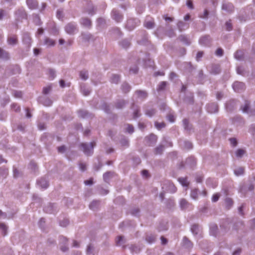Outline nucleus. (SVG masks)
<instances>
[{
  "label": "nucleus",
  "mask_w": 255,
  "mask_h": 255,
  "mask_svg": "<svg viewBox=\"0 0 255 255\" xmlns=\"http://www.w3.org/2000/svg\"><path fill=\"white\" fill-rule=\"evenodd\" d=\"M199 43L204 46H210L211 43V39L209 35L202 37L199 40Z\"/></svg>",
  "instance_id": "14"
},
{
  "label": "nucleus",
  "mask_w": 255,
  "mask_h": 255,
  "mask_svg": "<svg viewBox=\"0 0 255 255\" xmlns=\"http://www.w3.org/2000/svg\"><path fill=\"white\" fill-rule=\"evenodd\" d=\"M78 114L79 117L82 118H85L91 116V114H89L87 111L86 110H79L78 112Z\"/></svg>",
  "instance_id": "37"
},
{
  "label": "nucleus",
  "mask_w": 255,
  "mask_h": 255,
  "mask_svg": "<svg viewBox=\"0 0 255 255\" xmlns=\"http://www.w3.org/2000/svg\"><path fill=\"white\" fill-rule=\"evenodd\" d=\"M156 110L154 109H150L147 110L145 112V115L147 116L151 117L155 115Z\"/></svg>",
  "instance_id": "61"
},
{
  "label": "nucleus",
  "mask_w": 255,
  "mask_h": 255,
  "mask_svg": "<svg viewBox=\"0 0 255 255\" xmlns=\"http://www.w3.org/2000/svg\"><path fill=\"white\" fill-rule=\"evenodd\" d=\"M234 56L237 60H242L244 58V52L242 50H237L235 53Z\"/></svg>",
  "instance_id": "45"
},
{
  "label": "nucleus",
  "mask_w": 255,
  "mask_h": 255,
  "mask_svg": "<svg viewBox=\"0 0 255 255\" xmlns=\"http://www.w3.org/2000/svg\"><path fill=\"white\" fill-rule=\"evenodd\" d=\"M208 112L213 114L218 112V105L217 103H212L207 105Z\"/></svg>",
  "instance_id": "12"
},
{
  "label": "nucleus",
  "mask_w": 255,
  "mask_h": 255,
  "mask_svg": "<svg viewBox=\"0 0 255 255\" xmlns=\"http://www.w3.org/2000/svg\"><path fill=\"white\" fill-rule=\"evenodd\" d=\"M26 3L30 9H36L38 7L39 3L37 0H26Z\"/></svg>",
  "instance_id": "13"
},
{
  "label": "nucleus",
  "mask_w": 255,
  "mask_h": 255,
  "mask_svg": "<svg viewBox=\"0 0 255 255\" xmlns=\"http://www.w3.org/2000/svg\"><path fill=\"white\" fill-rule=\"evenodd\" d=\"M79 75L80 77L83 80H86L89 78L88 72L85 70L81 71Z\"/></svg>",
  "instance_id": "42"
},
{
  "label": "nucleus",
  "mask_w": 255,
  "mask_h": 255,
  "mask_svg": "<svg viewBox=\"0 0 255 255\" xmlns=\"http://www.w3.org/2000/svg\"><path fill=\"white\" fill-rule=\"evenodd\" d=\"M121 89L123 92L126 94L129 92L131 87L128 83L124 82L121 86Z\"/></svg>",
  "instance_id": "35"
},
{
  "label": "nucleus",
  "mask_w": 255,
  "mask_h": 255,
  "mask_svg": "<svg viewBox=\"0 0 255 255\" xmlns=\"http://www.w3.org/2000/svg\"><path fill=\"white\" fill-rule=\"evenodd\" d=\"M245 153V150L243 149H238L236 152V155L238 158H241Z\"/></svg>",
  "instance_id": "59"
},
{
  "label": "nucleus",
  "mask_w": 255,
  "mask_h": 255,
  "mask_svg": "<svg viewBox=\"0 0 255 255\" xmlns=\"http://www.w3.org/2000/svg\"><path fill=\"white\" fill-rule=\"evenodd\" d=\"M210 234L213 236L216 237L218 233V228L216 224H213L210 227Z\"/></svg>",
  "instance_id": "23"
},
{
  "label": "nucleus",
  "mask_w": 255,
  "mask_h": 255,
  "mask_svg": "<svg viewBox=\"0 0 255 255\" xmlns=\"http://www.w3.org/2000/svg\"><path fill=\"white\" fill-rule=\"evenodd\" d=\"M233 88L236 92H241L245 90V85L243 82L236 81L233 84Z\"/></svg>",
  "instance_id": "9"
},
{
  "label": "nucleus",
  "mask_w": 255,
  "mask_h": 255,
  "mask_svg": "<svg viewBox=\"0 0 255 255\" xmlns=\"http://www.w3.org/2000/svg\"><path fill=\"white\" fill-rule=\"evenodd\" d=\"M158 230L159 231H166L168 229L167 223H160L158 227Z\"/></svg>",
  "instance_id": "58"
},
{
  "label": "nucleus",
  "mask_w": 255,
  "mask_h": 255,
  "mask_svg": "<svg viewBox=\"0 0 255 255\" xmlns=\"http://www.w3.org/2000/svg\"><path fill=\"white\" fill-rule=\"evenodd\" d=\"M120 144L122 146L127 147L129 146V142L128 139L125 137L121 138L120 141Z\"/></svg>",
  "instance_id": "52"
},
{
  "label": "nucleus",
  "mask_w": 255,
  "mask_h": 255,
  "mask_svg": "<svg viewBox=\"0 0 255 255\" xmlns=\"http://www.w3.org/2000/svg\"><path fill=\"white\" fill-rule=\"evenodd\" d=\"M40 102L45 106H50L52 104V100L47 97L41 98Z\"/></svg>",
  "instance_id": "30"
},
{
  "label": "nucleus",
  "mask_w": 255,
  "mask_h": 255,
  "mask_svg": "<svg viewBox=\"0 0 255 255\" xmlns=\"http://www.w3.org/2000/svg\"><path fill=\"white\" fill-rule=\"evenodd\" d=\"M178 180L179 181V182L181 183V184L183 186H185V187H188V186L189 183L188 181H187V179L186 177H185V178H183V177L179 178Z\"/></svg>",
  "instance_id": "48"
},
{
  "label": "nucleus",
  "mask_w": 255,
  "mask_h": 255,
  "mask_svg": "<svg viewBox=\"0 0 255 255\" xmlns=\"http://www.w3.org/2000/svg\"><path fill=\"white\" fill-rule=\"evenodd\" d=\"M222 8L229 13L233 12L234 10V6L232 3L230 2L224 3L223 4Z\"/></svg>",
  "instance_id": "16"
},
{
  "label": "nucleus",
  "mask_w": 255,
  "mask_h": 255,
  "mask_svg": "<svg viewBox=\"0 0 255 255\" xmlns=\"http://www.w3.org/2000/svg\"><path fill=\"white\" fill-rule=\"evenodd\" d=\"M44 211L49 214L54 213L57 211V207L54 203H49L44 207Z\"/></svg>",
  "instance_id": "11"
},
{
  "label": "nucleus",
  "mask_w": 255,
  "mask_h": 255,
  "mask_svg": "<svg viewBox=\"0 0 255 255\" xmlns=\"http://www.w3.org/2000/svg\"><path fill=\"white\" fill-rule=\"evenodd\" d=\"M245 173V168L243 167H239L234 170V173L236 176L242 175Z\"/></svg>",
  "instance_id": "39"
},
{
  "label": "nucleus",
  "mask_w": 255,
  "mask_h": 255,
  "mask_svg": "<svg viewBox=\"0 0 255 255\" xmlns=\"http://www.w3.org/2000/svg\"><path fill=\"white\" fill-rule=\"evenodd\" d=\"M162 189L164 190L165 192H168L171 193H175L177 190V188L173 184V183L169 181H166L163 184Z\"/></svg>",
  "instance_id": "4"
},
{
  "label": "nucleus",
  "mask_w": 255,
  "mask_h": 255,
  "mask_svg": "<svg viewBox=\"0 0 255 255\" xmlns=\"http://www.w3.org/2000/svg\"><path fill=\"white\" fill-rule=\"evenodd\" d=\"M183 124L185 130L190 133L192 130V126L189 123L188 120L186 119H184L183 120Z\"/></svg>",
  "instance_id": "25"
},
{
  "label": "nucleus",
  "mask_w": 255,
  "mask_h": 255,
  "mask_svg": "<svg viewBox=\"0 0 255 255\" xmlns=\"http://www.w3.org/2000/svg\"><path fill=\"white\" fill-rule=\"evenodd\" d=\"M250 105V102L248 100H246L244 105L241 106V109L243 113L248 114L250 116L255 115V110L251 109Z\"/></svg>",
  "instance_id": "3"
},
{
  "label": "nucleus",
  "mask_w": 255,
  "mask_h": 255,
  "mask_svg": "<svg viewBox=\"0 0 255 255\" xmlns=\"http://www.w3.org/2000/svg\"><path fill=\"white\" fill-rule=\"evenodd\" d=\"M225 204L227 209H229L233 204V201L232 199L227 198L225 200Z\"/></svg>",
  "instance_id": "57"
},
{
  "label": "nucleus",
  "mask_w": 255,
  "mask_h": 255,
  "mask_svg": "<svg viewBox=\"0 0 255 255\" xmlns=\"http://www.w3.org/2000/svg\"><path fill=\"white\" fill-rule=\"evenodd\" d=\"M0 58L7 59L9 58V54L6 51L0 48Z\"/></svg>",
  "instance_id": "50"
},
{
  "label": "nucleus",
  "mask_w": 255,
  "mask_h": 255,
  "mask_svg": "<svg viewBox=\"0 0 255 255\" xmlns=\"http://www.w3.org/2000/svg\"><path fill=\"white\" fill-rule=\"evenodd\" d=\"M143 24L144 27L147 29H151L155 25L153 19L149 16L146 17Z\"/></svg>",
  "instance_id": "15"
},
{
  "label": "nucleus",
  "mask_w": 255,
  "mask_h": 255,
  "mask_svg": "<svg viewBox=\"0 0 255 255\" xmlns=\"http://www.w3.org/2000/svg\"><path fill=\"white\" fill-rule=\"evenodd\" d=\"M81 92L84 96H88L91 92V89L88 88L86 85L84 83H82L80 85Z\"/></svg>",
  "instance_id": "20"
},
{
  "label": "nucleus",
  "mask_w": 255,
  "mask_h": 255,
  "mask_svg": "<svg viewBox=\"0 0 255 255\" xmlns=\"http://www.w3.org/2000/svg\"><path fill=\"white\" fill-rule=\"evenodd\" d=\"M128 103L127 102H126L124 99H121L118 100L115 106L116 108L117 109H122L123 107L125 106V105Z\"/></svg>",
  "instance_id": "31"
},
{
  "label": "nucleus",
  "mask_w": 255,
  "mask_h": 255,
  "mask_svg": "<svg viewBox=\"0 0 255 255\" xmlns=\"http://www.w3.org/2000/svg\"><path fill=\"white\" fill-rule=\"evenodd\" d=\"M213 180L211 178H208L206 180V184L208 186H210L213 188H215L217 186V184L216 182H214V183Z\"/></svg>",
  "instance_id": "62"
},
{
  "label": "nucleus",
  "mask_w": 255,
  "mask_h": 255,
  "mask_svg": "<svg viewBox=\"0 0 255 255\" xmlns=\"http://www.w3.org/2000/svg\"><path fill=\"white\" fill-rule=\"evenodd\" d=\"M180 144L183 148L187 149H190L193 147L192 143L189 141H181Z\"/></svg>",
  "instance_id": "34"
},
{
  "label": "nucleus",
  "mask_w": 255,
  "mask_h": 255,
  "mask_svg": "<svg viewBox=\"0 0 255 255\" xmlns=\"http://www.w3.org/2000/svg\"><path fill=\"white\" fill-rule=\"evenodd\" d=\"M139 23L137 19L130 18L127 20L126 27L129 30H133Z\"/></svg>",
  "instance_id": "5"
},
{
  "label": "nucleus",
  "mask_w": 255,
  "mask_h": 255,
  "mask_svg": "<svg viewBox=\"0 0 255 255\" xmlns=\"http://www.w3.org/2000/svg\"><path fill=\"white\" fill-rule=\"evenodd\" d=\"M135 105H134V104H132V108L133 109H134V112H133V118L134 119L135 118H137L138 117H139L140 115L139 114V109L137 108V109H134V107Z\"/></svg>",
  "instance_id": "63"
},
{
  "label": "nucleus",
  "mask_w": 255,
  "mask_h": 255,
  "mask_svg": "<svg viewBox=\"0 0 255 255\" xmlns=\"http://www.w3.org/2000/svg\"><path fill=\"white\" fill-rule=\"evenodd\" d=\"M88 7L87 8V12L91 15H93L96 13V8L93 6V4L90 1L88 2Z\"/></svg>",
  "instance_id": "27"
},
{
  "label": "nucleus",
  "mask_w": 255,
  "mask_h": 255,
  "mask_svg": "<svg viewBox=\"0 0 255 255\" xmlns=\"http://www.w3.org/2000/svg\"><path fill=\"white\" fill-rule=\"evenodd\" d=\"M164 150V146L162 144H159L154 149V153L155 155L161 154Z\"/></svg>",
  "instance_id": "33"
},
{
  "label": "nucleus",
  "mask_w": 255,
  "mask_h": 255,
  "mask_svg": "<svg viewBox=\"0 0 255 255\" xmlns=\"http://www.w3.org/2000/svg\"><path fill=\"white\" fill-rule=\"evenodd\" d=\"M44 43L48 46H54L55 45V41L48 37H46Z\"/></svg>",
  "instance_id": "40"
},
{
  "label": "nucleus",
  "mask_w": 255,
  "mask_h": 255,
  "mask_svg": "<svg viewBox=\"0 0 255 255\" xmlns=\"http://www.w3.org/2000/svg\"><path fill=\"white\" fill-rule=\"evenodd\" d=\"M8 174V169L4 167L0 168V175L5 178Z\"/></svg>",
  "instance_id": "54"
},
{
  "label": "nucleus",
  "mask_w": 255,
  "mask_h": 255,
  "mask_svg": "<svg viewBox=\"0 0 255 255\" xmlns=\"http://www.w3.org/2000/svg\"><path fill=\"white\" fill-rule=\"evenodd\" d=\"M178 39L187 45H189L191 43L190 40L185 35H179Z\"/></svg>",
  "instance_id": "29"
},
{
  "label": "nucleus",
  "mask_w": 255,
  "mask_h": 255,
  "mask_svg": "<svg viewBox=\"0 0 255 255\" xmlns=\"http://www.w3.org/2000/svg\"><path fill=\"white\" fill-rule=\"evenodd\" d=\"M199 226L198 225H193L191 228V231L194 235H197L199 233Z\"/></svg>",
  "instance_id": "55"
},
{
  "label": "nucleus",
  "mask_w": 255,
  "mask_h": 255,
  "mask_svg": "<svg viewBox=\"0 0 255 255\" xmlns=\"http://www.w3.org/2000/svg\"><path fill=\"white\" fill-rule=\"evenodd\" d=\"M146 142L149 146H153L157 140V136L153 133H151L145 137Z\"/></svg>",
  "instance_id": "10"
},
{
  "label": "nucleus",
  "mask_w": 255,
  "mask_h": 255,
  "mask_svg": "<svg viewBox=\"0 0 255 255\" xmlns=\"http://www.w3.org/2000/svg\"><path fill=\"white\" fill-rule=\"evenodd\" d=\"M82 41L84 42H89L92 38V35L88 33H82L81 35Z\"/></svg>",
  "instance_id": "36"
},
{
  "label": "nucleus",
  "mask_w": 255,
  "mask_h": 255,
  "mask_svg": "<svg viewBox=\"0 0 255 255\" xmlns=\"http://www.w3.org/2000/svg\"><path fill=\"white\" fill-rule=\"evenodd\" d=\"M80 23L84 26L90 28L91 26V21L88 18H82L80 20Z\"/></svg>",
  "instance_id": "28"
},
{
  "label": "nucleus",
  "mask_w": 255,
  "mask_h": 255,
  "mask_svg": "<svg viewBox=\"0 0 255 255\" xmlns=\"http://www.w3.org/2000/svg\"><path fill=\"white\" fill-rule=\"evenodd\" d=\"M100 205V201L99 200H94L89 205L90 209L95 210L97 209Z\"/></svg>",
  "instance_id": "32"
},
{
  "label": "nucleus",
  "mask_w": 255,
  "mask_h": 255,
  "mask_svg": "<svg viewBox=\"0 0 255 255\" xmlns=\"http://www.w3.org/2000/svg\"><path fill=\"white\" fill-rule=\"evenodd\" d=\"M7 43L10 45H15L18 43V38L16 35L8 36L7 39Z\"/></svg>",
  "instance_id": "17"
},
{
  "label": "nucleus",
  "mask_w": 255,
  "mask_h": 255,
  "mask_svg": "<svg viewBox=\"0 0 255 255\" xmlns=\"http://www.w3.org/2000/svg\"><path fill=\"white\" fill-rule=\"evenodd\" d=\"M22 42L26 48L28 49L30 48L32 39L29 33L27 32L23 33L22 35Z\"/></svg>",
  "instance_id": "6"
},
{
  "label": "nucleus",
  "mask_w": 255,
  "mask_h": 255,
  "mask_svg": "<svg viewBox=\"0 0 255 255\" xmlns=\"http://www.w3.org/2000/svg\"><path fill=\"white\" fill-rule=\"evenodd\" d=\"M113 174H114V173L112 172H111V171H108V172H106L103 175L104 180L106 182H107L109 180V179L113 176Z\"/></svg>",
  "instance_id": "56"
},
{
  "label": "nucleus",
  "mask_w": 255,
  "mask_h": 255,
  "mask_svg": "<svg viewBox=\"0 0 255 255\" xmlns=\"http://www.w3.org/2000/svg\"><path fill=\"white\" fill-rule=\"evenodd\" d=\"M137 96V97L142 100L145 99L148 96V93L145 91L143 90H136L135 92Z\"/></svg>",
  "instance_id": "19"
},
{
  "label": "nucleus",
  "mask_w": 255,
  "mask_h": 255,
  "mask_svg": "<svg viewBox=\"0 0 255 255\" xmlns=\"http://www.w3.org/2000/svg\"><path fill=\"white\" fill-rule=\"evenodd\" d=\"M129 213L132 216L137 217L139 215L140 210L138 208H132L130 210Z\"/></svg>",
  "instance_id": "51"
},
{
  "label": "nucleus",
  "mask_w": 255,
  "mask_h": 255,
  "mask_svg": "<svg viewBox=\"0 0 255 255\" xmlns=\"http://www.w3.org/2000/svg\"><path fill=\"white\" fill-rule=\"evenodd\" d=\"M167 85V82L165 81L161 82L158 85L157 90L158 91H163L165 89Z\"/></svg>",
  "instance_id": "53"
},
{
  "label": "nucleus",
  "mask_w": 255,
  "mask_h": 255,
  "mask_svg": "<svg viewBox=\"0 0 255 255\" xmlns=\"http://www.w3.org/2000/svg\"><path fill=\"white\" fill-rule=\"evenodd\" d=\"M120 80V76L119 75L114 74L111 77L110 81L112 83L118 84Z\"/></svg>",
  "instance_id": "46"
},
{
  "label": "nucleus",
  "mask_w": 255,
  "mask_h": 255,
  "mask_svg": "<svg viewBox=\"0 0 255 255\" xmlns=\"http://www.w3.org/2000/svg\"><path fill=\"white\" fill-rule=\"evenodd\" d=\"M120 44L122 46V47L125 49L128 48L130 45V42L127 39L122 40L120 42Z\"/></svg>",
  "instance_id": "43"
},
{
  "label": "nucleus",
  "mask_w": 255,
  "mask_h": 255,
  "mask_svg": "<svg viewBox=\"0 0 255 255\" xmlns=\"http://www.w3.org/2000/svg\"><path fill=\"white\" fill-rule=\"evenodd\" d=\"M182 244L185 248L191 249L193 247V244L186 237L183 238Z\"/></svg>",
  "instance_id": "22"
},
{
  "label": "nucleus",
  "mask_w": 255,
  "mask_h": 255,
  "mask_svg": "<svg viewBox=\"0 0 255 255\" xmlns=\"http://www.w3.org/2000/svg\"><path fill=\"white\" fill-rule=\"evenodd\" d=\"M65 32L69 35H73L78 32V28L76 23L71 22L68 23L64 27Z\"/></svg>",
  "instance_id": "2"
},
{
  "label": "nucleus",
  "mask_w": 255,
  "mask_h": 255,
  "mask_svg": "<svg viewBox=\"0 0 255 255\" xmlns=\"http://www.w3.org/2000/svg\"><path fill=\"white\" fill-rule=\"evenodd\" d=\"M94 250V247L92 245H89L87 246L86 250V254L88 255H91L93 254V251Z\"/></svg>",
  "instance_id": "60"
},
{
  "label": "nucleus",
  "mask_w": 255,
  "mask_h": 255,
  "mask_svg": "<svg viewBox=\"0 0 255 255\" xmlns=\"http://www.w3.org/2000/svg\"><path fill=\"white\" fill-rule=\"evenodd\" d=\"M198 189L196 188L192 190L190 193L191 197L195 200L197 199L198 197Z\"/></svg>",
  "instance_id": "49"
},
{
  "label": "nucleus",
  "mask_w": 255,
  "mask_h": 255,
  "mask_svg": "<svg viewBox=\"0 0 255 255\" xmlns=\"http://www.w3.org/2000/svg\"><path fill=\"white\" fill-rule=\"evenodd\" d=\"M15 15L19 20L26 19L27 18V13L23 7L18 8L15 11Z\"/></svg>",
  "instance_id": "8"
},
{
  "label": "nucleus",
  "mask_w": 255,
  "mask_h": 255,
  "mask_svg": "<svg viewBox=\"0 0 255 255\" xmlns=\"http://www.w3.org/2000/svg\"><path fill=\"white\" fill-rule=\"evenodd\" d=\"M8 227L3 223H0V229L1 230V234L5 236L7 234Z\"/></svg>",
  "instance_id": "44"
},
{
  "label": "nucleus",
  "mask_w": 255,
  "mask_h": 255,
  "mask_svg": "<svg viewBox=\"0 0 255 255\" xmlns=\"http://www.w3.org/2000/svg\"><path fill=\"white\" fill-rule=\"evenodd\" d=\"M196 159L193 157H190L186 159V164H189L191 166H193L196 164Z\"/></svg>",
  "instance_id": "47"
},
{
  "label": "nucleus",
  "mask_w": 255,
  "mask_h": 255,
  "mask_svg": "<svg viewBox=\"0 0 255 255\" xmlns=\"http://www.w3.org/2000/svg\"><path fill=\"white\" fill-rule=\"evenodd\" d=\"M180 206L182 210H185L190 208L192 205L189 203L186 199H182L180 202Z\"/></svg>",
  "instance_id": "21"
},
{
  "label": "nucleus",
  "mask_w": 255,
  "mask_h": 255,
  "mask_svg": "<svg viewBox=\"0 0 255 255\" xmlns=\"http://www.w3.org/2000/svg\"><path fill=\"white\" fill-rule=\"evenodd\" d=\"M96 146L95 141L91 142L89 143H82L80 146L83 152L87 155H91L93 152V148Z\"/></svg>",
  "instance_id": "1"
},
{
  "label": "nucleus",
  "mask_w": 255,
  "mask_h": 255,
  "mask_svg": "<svg viewBox=\"0 0 255 255\" xmlns=\"http://www.w3.org/2000/svg\"><path fill=\"white\" fill-rule=\"evenodd\" d=\"M111 16L117 22H121L123 19V15L115 9L112 10Z\"/></svg>",
  "instance_id": "7"
},
{
  "label": "nucleus",
  "mask_w": 255,
  "mask_h": 255,
  "mask_svg": "<svg viewBox=\"0 0 255 255\" xmlns=\"http://www.w3.org/2000/svg\"><path fill=\"white\" fill-rule=\"evenodd\" d=\"M116 242L118 246H122L126 243V239L123 236H119L117 237Z\"/></svg>",
  "instance_id": "38"
},
{
  "label": "nucleus",
  "mask_w": 255,
  "mask_h": 255,
  "mask_svg": "<svg viewBox=\"0 0 255 255\" xmlns=\"http://www.w3.org/2000/svg\"><path fill=\"white\" fill-rule=\"evenodd\" d=\"M37 183L43 189H46L49 186L48 182L45 177L41 178L37 181Z\"/></svg>",
  "instance_id": "18"
},
{
  "label": "nucleus",
  "mask_w": 255,
  "mask_h": 255,
  "mask_svg": "<svg viewBox=\"0 0 255 255\" xmlns=\"http://www.w3.org/2000/svg\"><path fill=\"white\" fill-rule=\"evenodd\" d=\"M156 237L152 234L147 235L145 237V240L149 244H152L155 241Z\"/></svg>",
  "instance_id": "41"
},
{
  "label": "nucleus",
  "mask_w": 255,
  "mask_h": 255,
  "mask_svg": "<svg viewBox=\"0 0 255 255\" xmlns=\"http://www.w3.org/2000/svg\"><path fill=\"white\" fill-rule=\"evenodd\" d=\"M221 72L220 66L218 64H213L211 66L210 72L212 74L216 75L218 74Z\"/></svg>",
  "instance_id": "26"
},
{
  "label": "nucleus",
  "mask_w": 255,
  "mask_h": 255,
  "mask_svg": "<svg viewBox=\"0 0 255 255\" xmlns=\"http://www.w3.org/2000/svg\"><path fill=\"white\" fill-rule=\"evenodd\" d=\"M226 29L227 31H231L233 29L232 24L231 23V20H229L227 21L225 23Z\"/></svg>",
  "instance_id": "64"
},
{
  "label": "nucleus",
  "mask_w": 255,
  "mask_h": 255,
  "mask_svg": "<svg viewBox=\"0 0 255 255\" xmlns=\"http://www.w3.org/2000/svg\"><path fill=\"white\" fill-rule=\"evenodd\" d=\"M177 26L178 29L180 32L185 30V29H187L189 27L188 24L182 21H178Z\"/></svg>",
  "instance_id": "24"
}]
</instances>
